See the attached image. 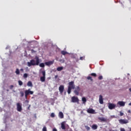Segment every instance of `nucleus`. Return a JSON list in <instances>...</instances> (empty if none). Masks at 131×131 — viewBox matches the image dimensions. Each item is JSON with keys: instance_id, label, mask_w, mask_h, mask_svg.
<instances>
[{"instance_id": "15", "label": "nucleus", "mask_w": 131, "mask_h": 131, "mask_svg": "<svg viewBox=\"0 0 131 131\" xmlns=\"http://www.w3.org/2000/svg\"><path fill=\"white\" fill-rule=\"evenodd\" d=\"M61 129H63V130H65V129H66V126H65V123L62 122L61 123Z\"/></svg>"}, {"instance_id": "48", "label": "nucleus", "mask_w": 131, "mask_h": 131, "mask_svg": "<svg viewBox=\"0 0 131 131\" xmlns=\"http://www.w3.org/2000/svg\"><path fill=\"white\" fill-rule=\"evenodd\" d=\"M81 114L83 113V112H81Z\"/></svg>"}, {"instance_id": "27", "label": "nucleus", "mask_w": 131, "mask_h": 131, "mask_svg": "<svg viewBox=\"0 0 131 131\" xmlns=\"http://www.w3.org/2000/svg\"><path fill=\"white\" fill-rule=\"evenodd\" d=\"M40 67H42L43 68L45 67V63H41L39 64Z\"/></svg>"}, {"instance_id": "14", "label": "nucleus", "mask_w": 131, "mask_h": 131, "mask_svg": "<svg viewBox=\"0 0 131 131\" xmlns=\"http://www.w3.org/2000/svg\"><path fill=\"white\" fill-rule=\"evenodd\" d=\"M58 117L60 118L61 119L64 118V114H63V113L62 112H59L58 114Z\"/></svg>"}, {"instance_id": "45", "label": "nucleus", "mask_w": 131, "mask_h": 131, "mask_svg": "<svg viewBox=\"0 0 131 131\" xmlns=\"http://www.w3.org/2000/svg\"><path fill=\"white\" fill-rule=\"evenodd\" d=\"M55 78H58V75H55Z\"/></svg>"}, {"instance_id": "21", "label": "nucleus", "mask_w": 131, "mask_h": 131, "mask_svg": "<svg viewBox=\"0 0 131 131\" xmlns=\"http://www.w3.org/2000/svg\"><path fill=\"white\" fill-rule=\"evenodd\" d=\"M15 73L17 74V75H19V74H20V71H19L18 69H16Z\"/></svg>"}, {"instance_id": "32", "label": "nucleus", "mask_w": 131, "mask_h": 131, "mask_svg": "<svg viewBox=\"0 0 131 131\" xmlns=\"http://www.w3.org/2000/svg\"><path fill=\"white\" fill-rule=\"evenodd\" d=\"M18 84H19V85H22L23 84V82H22L21 80H19Z\"/></svg>"}, {"instance_id": "19", "label": "nucleus", "mask_w": 131, "mask_h": 131, "mask_svg": "<svg viewBox=\"0 0 131 131\" xmlns=\"http://www.w3.org/2000/svg\"><path fill=\"white\" fill-rule=\"evenodd\" d=\"M82 101L83 104H85V103H86V98H85V97H82Z\"/></svg>"}, {"instance_id": "36", "label": "nucleus", "mask_w": 131, "mask_h": 131, "mask_svg": "<svg viewBox=\"0 0 131 131\" xmlns=\"http://www.w3.org/2000/svg\"><path fill=\"white\" fill-rule=\"evenodd\" d=\"M123 113L121 112H120V116H123Z\"/></svg>"}, {"instance_id": "4", "label": "nucleus", "mask_w": 131, "mask_h": 131, "mask_svg": "<svg viewBox=\"0 0 131 131\" xmlns=\"http://www.w3.org/2000/svg\"><path fill=\"white\" fill-rule=\"evenodd\" d=\"M16 109L18 112H21L22 111V104L20 103H16Z\"/></svg>"}, {"instance_id": "46", "label": "nucleus", "mask_w": 131, "mask_h": 131, "mask_svg": "<svg viewBox=\"0 0 131 131\" xmlns=\"http://www.w3.org/2000/svg\"><path fill=\"white\" fill-rule=\"evenodd\" d=\"M129 91H130V92L131 93V88L129 89Z\"/></svg>"}, {"instance_id": "31", "label": "nucleus", "mask_w": 131, "mask_h": 131, "mask_svg": "<svg viewBox=\"0 0 131 131\" xmlns=\"http://www.w3.org/2000/svg\"><path fill=\"white\" fill-rule=\"evenodd\" d=\"M50 116L51 117H52V118H54V117H55V113H51Z\"/></svg>"}, {"instance_id": "35", "label": "nucleus", "mask_w": 131, "mask_h": 131, "mask_svg": "<svg viewBox=\"0 0 131 131\" xmlns=\"http://www.w3.org/2000/svg\"><path fill=\"white\" fill-rule=\"evenodd\" d=\"M13 88H14V85H11L10 86V90H12V89H13Z\"/></svg>"}, {"instance_id": "42", "label": "nucleus", "mask_w": 131, "mask_h": 131, "mask_svg": "<svg viewBox=\"0 0 131 131\" xmlns=\"http://www.w3.org/2000/svg\"><path fill=\"white\" fill-rule=\"evenodd\" d=\"M20 71L21 72H24V70L23 69H20Z\"/></svg>"}, {"instance_id": "37", "label": "nucleus", "mask_w": 131, "mask_h": 131, "mask_svg": "<svg viewBox=\"0 0 131 131\" xmlns=\"http://www.w3.org/2000/svg\"><path fill=\"white\" fill-rule=\"evenodd\" d=\"M83 59H84V57H80V60H83Z\"/></svg>"}, {"instance_id": "34", "label": "nucleus", "mask_w": 131, "mask_h": 131, "mask_svg": "<svg viewBox=\"0 0 131 131\" xmlns=\"http://www.w3.org/2000/svg\"><path fill=\"white\" fill-rule=\"evenodd\" d=\"M98 79H99V80H101L102 79H103V76H99L98 77Z\"/></svg>"}, {"instance_id": "6", "label": "nucleus", "mask_w": 131, "mask_h": 131, "mask_svg": "<svg viewBox=\"0 0 131 131\" xmlns=\"http://www.w3.org/2000/svg\"><path fill=\"white\" fill-rule=\"evenodd\" d=\"M72 102L73 103H78L79 102V99H78V97L73 96L72 97Z\"/></svg>"}, {"instance_id": "9", "label": "nucleus", "mask_w": 131, "mask_h": 131, "mask_svg": "<svg viewBox=\"0 0 131 131\" xmlns=\"http://www.w3.org/2000/svg\"><path fill=\"white\" fill-rule=\"evenodd\" d=\"M108 107V109H110V110H112V109H114V108L116 107V105L113 103H109Z\"/></svg>"}, {"instance_id": "23", "label": "nucleus", "mask_w": 131, "mask_h": 131, "mask_svg": "<svg viewBox=\"0 0 131 131\" xmlns=\"http://www.w3.org/2000/svg\"><path fill=\"white\" fill-rule=\"evenodd\" d=\"M85 128L86 129V130L89 131L91 129V127H90L89 126L85 125Z\"/></svg>"}, {"instance_id": "29", "label": "nucleus", "mask_w": 131, "mask_h": 131, "mask_svg": "<svg viewBox=\"0 0 131 131\" xmlns=\"http://www.w3.org/2000/svg\"><path fill=\"white\" fill-rule=\"evenodd\" d=\"M87 79H88V80H91V81H93V79L92 78V77H91V76H88L87 77Z\"/></svg>"}, {"instance_id": "17", "label": "nucleus", "mask_w": 131, "mask_h": 131, "mask_svg": "<svg viewBox=\"0 0 131 131\" xmlns=\"http://www.w3.org/2000/svg\"><path fill=\"white\" fill-rule=\"evenodd\" d=\"M98 119L101 121H103V122L107 121V119L105 118H99Z\"/></svg>"}, {"instance_id": "44", "label": "nucleus", "mask_w": 131, "mask_h": 131, "mask_svg": "<svg viewBox=\"0 0 131 131\" xmlns=\"http://www.w3.org/2000/svg\"><path fill=\"white\" fill-rule=\"evenodd\" d=\"M127 112H128V113H131L130 110H128Z\"/></svg>"}, {"instance_id": "30", "label": "nucleus", "mask_w": 131, "mask_h": 131, "mask_svg": "<svg viewBox=\"0 0 131 131\" xmlns=\"http://www.w3.org/2000/svg\"><path fill=\"white\" fill-rule=\"evenodd\" d=\"M20 97H24V92H20Z\"/></svg>"}, {"instance_id": "40", "label": "nucleus", "mask_w": 131, "mask_h": 131, "mask_svg": "<svg viewBox=\"0 0 131 131\" xmlns=\"http://www.w3.org/2000/svg\"><path fill=\"white\" fill-rule=\"evenodd\" d=\"M31 105H29V106L28 107V110H30V107H31Z\"/></svg>"}, {"instance_id": "2", "label": "nucleus", "mask_w": 131, "mask_h": 131, "mask_svg": "<svg viewBox=\"0 0 131 131\" xmlns=\"http://www.w3.org/2000/svg\"><path fill=\"white\" fill-rule=\"evenodd\" d=\"M75 89V85L74 84V81H72L69 82V86L68 88V93L69 95L71 93V90Z\"/></svg>"}, {"instance_id": "18", "label": "nucleus", "mask_w": 131, "mask_h": 131, "mask_svg": "<svg viewBox=\"0 0 131 131\" xmlns=\"http://www.w3.org/2000/svg\"><path fill=\"white\" fill-rule=\"evenodd\" d=\"M64 69V68L63 67H59L57 68L56 70L57 71H62Z\"/></svg>"}, {"instance_id": "26", "label": "nucleus", "mask_w": 131, "mask_h": 131, "mask_svg": "<svg viewBox=\"0 0 131 131\" xmlns=\"http://www.w3.org/2000/svg\"><path fill=\"white\" fill-rule=\"evenodd\" d=\"M91 76H94V77H97V74L96 73H92L91 74Z\"/></svg>"}, {"instance_id": "38", "label": "nucleus", "mask_w": 131, "mask_h": 131, "mask_svg": "<svg viewBox=\"0 0 131 131\" xmlns=\"http://www.w3.org/2000/svg\"><path fill=\"white\" fill-rule=\"evenodd\" d=\"M52 71L53 72H56V71H57V70H56V69H53V70H52Z\"/></svg>"}, {"instance_id": "1", "label": "nucleus", "mask_w": 131, "mask_h": 131, "mask_svg": "<svg viewBox=\"0 0 131 131\" xmlns=\"http://www.w3.org/2000/svg\"><path fill=\"white\" fill-rule=\"evenodd\" d=\"M39 58L38 56H35L34 59H32L30 60V62H28V67H30L31 66H35L39 65Z\"/></svg>"}, {"instance_id": "7", "label": "nucleus", "mask_w": 131, "mask_h": 131, "mask_svg": "<svg viewBox=\"0 0 131 131\" xmlns=\"http://www.w3.org/2000/svg\"><path fill=\"white\" fill-rule=\"evenodd\" d=\"M119 122L120 124H126V123H128V121L126 119H120Z\"/></svg>"}, {"instance_id": "33", "label": "nucleus", "mask_w": 131, "mask_h": 131, "mask_svg": "<svg viewBox=\"0 0 131 131\" xmlns=\"http://www.w3.org/2000/svg\"><path fill=\"white\" fill-rule=\"evenodd\" d=\"M42 131H48V130H47V127L44 126V127H43L42 129Z\"/></svg>"}, {"instance_id": "47", "label": "nucleus", "mask_w": 131, "mask_h": 131, "mask_svg": "<svg viewBox=\"0 0 131 131\" xmlns=\"http://www.w3.org/2000/svg\"><path fill=\"white\" fill-rule=\"evenodd\" d=\"M129 105L131 106V102L129 103Z\"/></svg>"}, {"instance_id": "28", "label": "nucleus", "mask_w": 131, "mask_h": 131, "mask_svg": "<svg viewBox=\"0 0 131 131\" xmlns=\"http://www.w3.org/2000/svg\"><path fill=\"white\" fill-rule=\"evenodd\" d=\"M61 54H62V55H66V54H67V52L66 51H61Z\"/></svg>"}, {"instance_id": "13", "label": "nucleus", "mask_w": 131, "mask_h": 131, "mask_svg": "<svg viewBox=\"0 0 131 131\" xmlns=\"http://www.w3.org/2000/svg\"><path fill=\"white\" fill-rule=\"evenodd\" d=\"M118 105H119L121 107H123V106L125 105V102H124L123 101H119L118 102Z\"/></svg>"}, {"instance_id": "39", "label": "nucleus", "mask_w": 131, "mask_h": 131, "mask_svg": "<svg viewBox=\"0 0 131 131\" xmlns=\"http://www.w3.org/2000/svg\"><path fill=\"white\" fill-rule=\"evenodd\" d=\"M25 103H27V104H28V103H29V101H28V100H26L25 101Z\"/></svg>"}, {"instance_id": "8", "label": "nucleus", "mask_w": 131, "mask_h": 131, "mask_svg": "<svg viewBox=\"0 0 131 131\" xmlns=\"http://www.w3.org/2000/svg\"><path fill=\"white\" fill-rule=\"evenodd\" d=\"M87 113H89V114H95L96 112L95 110L93 108H89L87 110Z\"/></svg>"}, {"instance_id": "43", "label": "nucleus", "mask_w": 131, "mask_h": 131, "mask_svg": "<svg viewBox=\"0 0 131 131\" xmlns=\"http://www.w3.org/2000/svg\"><path fill=\"white\" fill-rule=\"evenodd\" d=\"M121 131H125V129L124 128L121 129Z\"/></svg>"}, {"instance_id": "16", "label": "nucleus", "mask_w": 131, "mask_h": 131, "mask_svg": "<svg viewBox=\"0 0 131 131\" xmlns=\"http://www.w3.org/2000/svg\"><path fill=\"white\" fill-rule=\"evenodd\" d=\"M40 80L41 82H45L46 81V77H40Z\"/></svg>"}, {"instance_id": "22", "label": "nucleus", "mask_w": 131, "mask_h": 131, "mask_svg": "<svg viewBox=\"0 0 131 131\" xmlns=\"http://www.w3.org/2000/svg\"><path fill=\"white\" fill-rule=\"evenodd\" d=\"M28 86H32V82L31 81H29L27 83Z\"/></svg>"}, {"instance_id": "3", "label": "nucleus", "mask_w": 131, "mask_h": 131, "mask_svg": "<svg viewBox=\"0 0 131 131\" xmlns=\"http://www.w3.org/2000/svg\"><path fill=\"white\" fill-rule=\"evenodd\" d=\"M25 95L26 99H27V96H28V95H33V91H30V89L26 90L25 91Z\"/></svg>"}, {"instance_id": "41", "label": "nucleus", "mask_w": 131, "mask_h": 131, "mask_svg": "<svg viewBox=\"0 0 131 131\" xmlns=\"http://www.w3.org/2000/svg\"><path fill=\"white\" fill-rule=\"evenodd\" d=\"M52 131H58V130L56 129V128H54Z\"/></svg>"}, {"instance_id": "24", "label": "nucleus", "mask_w": 131, "mask_h": 131, "mask_svg": "<svg viewBox=\"0 0 131 131\" xmlns=\"http://www.w3.org/2000/svg\"><path fill=\"white\" fill-rule=\"evenodd\" d=\"M42 76H43L42 77H46V71H42Z\"/></svg>"}, {"instance_id": "5", "label": "nucleus", "mask_w": 131, "mask_h": 131, "mask_svg": "<svg viewBox=\"0 0 131 131\" xmlns=\"http://www.w3.org/2000/svg\"><path fill=\"white\" fill-rule=\"evenodd\" d=\"M79 92H80V88L79 86H78L75 88L74 93L76 96H78L79 95Z\"/></svg>"}, {"instance_id": "10", "label": "nucleus", "mask_w": 131, "mask_h": 131, "mask_svg": "<svg viewBox=\"0 0 131 131\" xmlns=\"http://www.w3.org/2000/svg\"><path fill=\"white\" fill-rule=\"evenodd\" d=\"M58 90L60 94H63V92H64V85H60L58 88Z\"/></svg>"}, {"instance_id": "12", "label": "nucleus", "mask_w": 131, "mask_h": 131, "mask_svg": "<svg viewBox=\"0 0 131 131\" xmlns=\"http://www.w3.org/2000/svg\"><path fill=\"white\" fill-rule=\"evenodd\" d=\"M99 103L100 104H104V101L103 99V96L102 95H99Z\"/></svg>"}, {"instance_id": "20", "label": "nucleus", "mask_w": 131, "mask_h": 131, "mask_svg": "<svg viewBox=\"0 0 131 131\" xmlns=\"http://www.w3.org/2000/svg\"><path fill=\"white\" fill-rule=\"evenodd\" d=\"M92 128L93 129H97L98 128V126L97 125L94 124L92 126Z\"/></svg>"}, {"instance_id": "11", "label": "nucleus", "mask_w": 131, "mask_h": 131, "mask_svg": "<svg viewBox=\"0 0 131 131\" xmlns=\"http://www.w3.org/2000/svg\"><path fill=\"white\" fill-rule=\"evenodd\" d=\"M54 60L46 62L45 65H46V66H51V65H53L54 64Z\"/></svg>"}, {"instance_id": "25", "label": "nucleus", "mask_w": 131, "mask_h": 131, "mask_svg": "<svg viewBox=\"0 0 131 131\" xmlns=\"http://www.w3.org/2000/svg\"><path fill=\"white\" fill-rule=\"evenodd\" d=\"M28 76V74L27 73H25L24 74L23 77L24 78H27Z\"/></svg>"}]
</instances>
